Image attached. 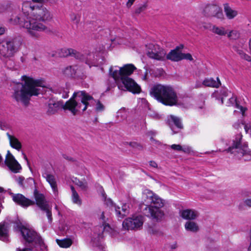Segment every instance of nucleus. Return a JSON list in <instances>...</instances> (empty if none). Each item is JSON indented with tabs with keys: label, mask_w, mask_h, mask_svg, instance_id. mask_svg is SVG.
Listing matches in <instances>:
<instances>
[{
	"label": "nucleus",
	"mask_w": 251,
	"mask_h": 251,
	"mask_svg": "<svg viewBox=\"0 0 251 251\" xmlns=\"http://www.w3.org/2000/svg\"><path fill=\"white\" fill-rule=\"evenodd\" d=\"M22 14L20 17L11 18L10 22L13 25L19 24L26 29L27 33L32 37L38 38L40 33L45 31L47 27L40 22L50 21L52 15L50 11L43 6L33 7L28 2L22 6Z\"/></svg>",
	"instance_id": "obj_1"
},
{
	"label": "nucleus",
	"mask_w": 251,
	"mask_h": 251,
	"mask_svg": "<svg viewBox=\"0 0 251 251\" xmlns=\"http://www.w3.org/2000/svg\"><path fill=\"white\" fill-rule=\"evenodd\" d=\"M22 83H18L14 88L12 98L18 102L27 105L33 96H38L40 89L38 87H46V83L43 78L35 79L24 75L21 77Z\"/></svg>",
	"instance_id": "obj_2"
},
{
	"label": "nucleus",
	"mask_w": 251,
	"mask_h": 251,
	"mask_svg": "<svg viewBox=\"0 0 251 251\" xmlns=\"http://www.w3.org/2000/svg\"><path fill=\"white\" fill-rule=\"evenodd\" d=\"M135 70L136 68L133 64H127L122 67L116 66L111 67L109 73L120 90L138 94L141 91L140 87L133 79L128 77Z\"/></svg>",
	"instance_id": "obj_3"
},
{
	"label": "nucleus",
	"mask_w": 251,
	"mask_h": 251,
	"mask_svg": "<svg viewBox=\"0 0 251 251\" xmlns=\"http://www.w3.org/2000/svg\"><path fill=\"white\" fill-rule=\"evenodd\" d=\"M96 104V110L101 112L104 110V105L100 101L95 100L93 98L84 91L75 92L72 98L63 105L65 110H68L73 115L83 112L89 107Z\"/></svg>",
	"instance_id": "obj_4"
},
{
	"label": "nucleus",
	"mask_w": 251,
	"mask_h": 251,
	"mask_svg": "<svg viewBox=\"0 0 251 251\" xmlns=\"http://www.w3.org/2000/svg\"><path fill=\"white\" fill-rule=\"evenodd\" d=\"M142 198L147 203L144 209L145 214L156 221L161 220L164 215L160 209L164 205V200L148 189L143 191Z\"/></svg>",
	"instance_id": "obj_5"
},
{
	"label": "nucleus",
	"mask_w": 251,
	"mask_h": 251,
	"mask_svg": "<svg viewBox=\"0 0 251 251\" xmlns=\"http://www.w3.org/2000/svg\"><path fill=\"white\" fill-rule=\"evenodd\" d=\"M150 95L164 105L173 106L177 104V97L173 88L168 85L157 84L150 91Z\"/></svg>",
	"instance_id": "obj_6"
},
{
	"label": "nucleus",
	"mask_w": 251,
	"mask_h": 251,
	"mask_svg": "<svg viewBox=\"0 0 251 251\" xmlns=\"http://www.w3.org/2000/svg\"><path fill=\"white\" fill-rule=\"evenodd\" d=\"M19 228L24 239L34 244L36 251H48L47 246L35 231L24 226H19Z\"/></svg>",
	"instance_id": "obj_7"
},
{
	"label": "nucleus",
	"mask_w": 251,
	"mask_h": 251,
	"mask_svg": "<svg viewBox=\"0 0 251 251\" xmlns=\"http://www.w3.org/2000/svg\"><path fill=\"white\" fill-rule=\"evenodd\" d=\"M242 135L241 133L237 134L233 140L232 144L227 150L228 152L234 153L238 158H241L248 153V148L246 143L242 144L241 139Z\"/></svg>",
	"instance_id": "obj_8"
},
{
	"label": "nucleus",
	"mask_w": 251,
	"mask_h": 251,
	"mask_svg": "<svg viewBox=\"0 0 251 251\" xmlns=\"http://www.w3.org/2000/svg\"><path fill=\"white\" fill-rule=\"evenodd\" d=\"M17 51L15 41L12 39H6L0 42V58H10Z\"/></svg>",
	"instance_id": "obj_9"
},
{
	"label": "nucleus",
	"mask_w": 251,
	"mask_h": 251,
	"mask_svg": "<svg viewBox=\"0 0 251 251\" xmlns=\"http://www.w3.org/2000/svg\"><path fill=\"white\" fill-rule=\"evenodd\" d=\"M34 197L36 205L42 210L46 213L50 223L52 220L51 207L49 205L45 199L44 195L38 193H34Z\"/></svg>",
	"instance_id": "obj_10"
},
{
	"label": "nucleus",
	"mask_w": 251,
	"mask_h": 251,
	"mask_svg": "<svg viewBox=\"0 0 251 251\" xmlns=\"http://www.w3.org/2000/svg\"><path fill=\"white\" fill-rule=\"evenodd\" d=\"M144 220L141 215L133 216L125 220L123 223V226L125 229H137L142 226Z\"/></svg>",
	"instance_id": "obj_11"
},
{
	"label": "nucleus",
	"mask_w": 251,
	"mask_h": 251,
	"mask_svg": "<svg viewBox=\"0 0 251 251\" xmlns=\"http://www.w3.org/2000/svg\"><path fill=\"white\" fill-rule=\"evenodd\" d=\"M101 196L105 204L110 208H114L115 210L116 215L119 218H123L129 212V206L126 204L122 206V211L123 213H121L120 211V208L117 206L110 199H107L106 195L104 191L102 190L101 192Z\"/></svg>",
	"instance_id": "obj_12"
},
{
	"label": "nucleus",
	"mask_w": 251,
	"mask_h": 251,
	"mask_svg": "<svg viewBox=\"0 0 251 251\" xmlns=\"http://www.w3.org/2000/svg\"><path fill=\"white\" fill-rule=\"evenodd\" d=\"M147 54L152 59L163 60L165 58L166 52L158 45L150 44L149 45Z\"/></svg>",
	"instance_id": "obj_13"
},
{
	"label": "nucleus",
	"mask_w": 251,
	"mask_h": 251,
	"mask_svg": "<svg viewBox=\"0 0 251 251\" xmlns=\"http://www.w3.org/2000/svg\"><path fill=\"white\" fill-rule=\"evenodd\" d=\"M5 165L14 173H19L22 170V166L9 151H7L4 160Z\"/></svg>",
	"instance_id": "obj_14"
},
{
	"label": "nucleus",
	"mask_w": 251,
	"mask_h": 251,
	"mask_svg": "<svg viewBox=\"0 0 251 251\" xmlns=\"http://www.w3.org/2000/svg\"><path fill=\"white\" fill-rule=\"evenodd\" d=\"M203 14L206 17H215L220 19L224 18L222 9L219 6L214 4L206 5L203 9Z\"/></svg>",
	"instance_id": "obj_15"
},
{
	"label": "nucleus",
	"mask_w": 251,
	"mask_h": 251,
	"mask_svg": "<svg viewBox=\"0 0 251 251\" xmlns=\"http://www.w3.org/2000/svg\"><path fill=\"white\" fill-rule=\"evenodd\" d=\"M13 201L17 204L24 208H26L29 206L34 204V201H31L21 194H12Z\"/></svg>",
	"instance_id": "obj_16"
},
{
	"label": "nucleus",
	"mask_w": 251,
	"mask_h": 251,
	"mask_svg": "<svg viewBox=\"0 0 251 251\" xmlns=\"http://www.w3.org/2000/svg\"><path fill=\"white\" fill-rule=\"evenodd\" d=\"M42 176L50 184L55 195H57L58 190L55 176L51 174L47 169H44L42 173Z\"/></svg>",
	"instance_id": "obj_17"
},
{
	"label": "nucleus",
	"mask_w": 251,
	"mask_h": 251,
	"mask_svg": "<svg viewBox=\"0 0 251 251\" xmlns=\"http://www.w3.org/2000/svg\"><path fill=\"white\" fill-rule=\"evenodd\" d=\"M169 125L173 133H178L183 128L181 120L176 116L171 115L168 117Z\"/></svg>",
	"instance_id": "obj_18"
},
{
	"label": "nucleus",
	"mask_w": 251,
	"mask_h": 251,
	"mask_svg": "<svg viewBox=\"0 0 251 251\" xmlns=\"http://www.w3.org/2000/svg\"><path fill=\"white\" fill-rule=\"evenodd\" d=\"M182 45L176 47L174 50H171L169 53L166 55L165 58L172 61L178 62L182 60V52L180 50L183 49Z\"/></svg>",
	"instance_id": "obj_19"
},
{
	"label": "nucleus",
	"mask_w": 251,
	"mask_h": 251,
	"mask_svg": "<svg viewBox=\"0 0 251 251\" xmlns=\"http://www.w3.org/2000/svg\"><path fill=\"white\" fill-rule=\"evenodd\" d=\"M180 216L185 220H195L199 216L198 211L190 209H186L180 211Z\"/></svg>",
	"instance_id": "obj_20"
},
{
	"label": "nucleus",
	"mask_w": 251,
	"mask_h": 251,
	"mask_svg": "<svg viewBox=\"0 0 251 251\" xmlns=\"http://www.w3.org/2000/svg\"><path fill=\"white\" fill-rule=\"evenodd\" d=\"M58 55L60 57H68L69 56H74L76 59L78 58L80 55V53L77 52L76 50L71 48H63L58 51Z\"/></svg>",
	"instance_id": "obj_21"
},
{
	"label": "nucleus",
	"mask_w": 251,
	"mask_h": 251,
	"mask_svg": "<svg viewBox=\"0 0 251 251\" xmlns=\"http://www.w3.org/2000/svg\"><path fill=\"white\" fill-rule=\"evenodd\" d=\"M77 59L84 61L86 64H88L90 67L97 65L95 54L93 52H90L85 55L80 53V55Z\"/></svg>",
	"instance_id": "obj_22"
},
{
	"label": "nucleus",
	"mask_w": 251,
	"mask_h": 251,
	"mask_svg": "<svg viewBox=\"0 0 251 251\" xmlns=\"http://www.w3.org/2000/svg\"><path fill=\"white\" fill-rule=\"evenodd\" d=\"M6 135L8 138L10 146L17 151H20L22 149V145L19 139L15 136L11 135L9 133H7Z\"/></svg>",
	"instance_id": "obj_23"
},
{
	"label": "nucleus",
	"mask_w": 251,
	"mask_h": 251,
	"mask_svg": "<svg viewBox=\"0 0 251 251\" xmlns=\"http://www.w3.org/2000/svg\"><path fill=\"white\" fill-rule=\"evenodd\" d=\"M0 240L4 242L9 241L8 226L5 222L0 223Z\"/></svg>",
	"instance_id": "obj_24"
},
{
	"label": "nucleus",
	"mask_w": 251,
	"mask_h": 251,
	"mask_svg": "<svg viewBox=\"0 0 251 251\" xmlns=\"http://www.w3.org/2000/svg\"><path fill=\"white\" fill-rule=\"evenodd\" d=\"M228 95V90L226 88H223L220 90L215 91L212 95L213 98L220 100L221 103L223 104L225 98Z\"/></svg>",
	"instance_id": "obj_25"
},
{
	"label": "nucleus",
	"mask_w": 251,
	"mask_h": 251,
	"mask_svg": "<svg viewBox=\"0 0 251 251\" xmlns=\"http://www.w3.org/2000/svg\"><path fill=\"white\" fill-rule=\"evenodd\" d=\"M226 105L227 106H235L236 108L240 110L243 116L247 111V108L246 107L240 106L237 103L236 98L235 96H232L231 98H229L226 103Z\"/></svg>",
	"instance_id": "obj_26"
},
{
	"label": "nucleus",
	"mask_w": 251,
	"mask_h": 251,
	"mask_svg": "<svg viewBox=\"0 0 251 251\" xmlns=\"http://www.w3.org/2000/svg\"><path fill=\"white\" fill-rule=\"evenodd\" d=\"M224 10L226 16L229 19H233L238 14L237 11L231 8L227 4H224Z\"/></svg>",
	"instance_id": "obj_27"
},
{
	"label": "nucleus",
	"mask_w": 251,
	"mask_h": 251,
	"mask_svg": "<svg viewBox=\"0 0 251 251\" xmlns=\"http://www.w3.org/2000/svg\"><path fill=\"white\" fill-rule=\"evenodd\" d=\"M203 85L212 87H218L221 84L220 80L218 77H217L216 80L212 78H208L205 79L202 82Z\"/></svg>",
	"instance_id": "obj_28"
},
{
	"label": "nucleus",
	"mask_w": 251,
	"mask_h": 251,
	"mask_svg": "<svg viewBox=\"0 0 251 251\" xmlns=\"http://www.w3.org/2000/svg\"><path fill=\"white\" fill-rule=\"evenodd\" d=\"M73 182L79 187L82 191H86L88 188L87 183L85 180H80L76 177H73L72 179Z\"/></svg>",
	"instance_id": "obj_29"
},
{
	"label": "nucleus",
	"mask_w": 251,
	"mask_h": 251,
	"mask_svg": "<svg viewBox=\"0 0 251 251\" xmlns=\"http://www.w3.org/2000/svg\"><path fill=\"white\" fill-rule=\"evenodd\" d=\"M184 226L187 231L192 232H196L199 229L198 224L192 221L187 222L185 223Z\"/></svg>",
	"instance_id": "obj_30"
},
{
	"label": "nucleus",
	"mask_w": 251,
	"mask_h": 251,
	"mask_svg": "<svg viewBox=\"0 0 251 251\" xmlns=\"http://www.w3.org/2000/svg\"><path fill=\"white\" fill-rule=\"evenodd\" d=\"M59 107V102H53V101H50L48 104V113L49 114H54L57 111Z\"/></svg>",
	"instance_id": "obj_31"
},
{
	"label": "nucleus",
	"mask_w": 251,
	"mask_h": 251,
	"mask_svg": "<svg viewBox=\"0 0 251 251\" xmlns=\"http://www.w3.org/2000/svg\"><path fill=\"white\" fill-rule=\"evenodd\" d=\"M57 244L62 248H67L70 247L72 243V240L70 238H64L62 240L56 239Z\"/></svg>",
	"instance_id": "obj_32"
},
{
	"label": "nucleus",
	"mask_w": 251,
	"mask_h": 251,
	"mask_svg": "<svg viewBox=\"0 0 251 251\" xmlns=\"http://www.w3.org/2000/svg\"><path fill=\"white\" fill-rule=\"evenodd\" d=\"M171 148L175 151H182L185 153L191 151V148L187 146H181L180 145L173 144L171 146Z\"/></svg>",
	"instance_id": "obj_33"
},
{
	"label": "nucleus",
	"mask_w": 251,
	"mask_h": 251,
	"mask_svg": "<svg viewBox=\"0 0 251 251\" xmlns=\"http://www.w3.org/2000/svg\"><path fill=\"white\" fill-rule=\"evenodd\" d=\"M71 190L72 192V201L73 202L80 205L81 204V200L73 186H71Z\"/></svg>",
	"instance_id": "obj_34"
},
{
	"label": "nucleus",
	"mask_w": 251,
	"mask_h": 251,
	"mask_svg": "<svg viewBox=\"0 0 251 251\" xmlns=\"http://www.w3.org/2000/svg\"><path fill=\"white\" fill-rule=\"evenodd\" d=\"M211 31L215 34L220 36L225 35L227 33L224 27H218L215 25L213 26Z\"/></svg>",
	"instance_id": "obj_35"
},
{
	"label": "nucleus",
	"mask_w": 251,
	"mask_h": 251,
	"mask_svg": "<svg viewBox=\"0 0 251 251\" xmlns=\"http://www.w3.org/2000/svg\"><path fill=\"white\" fill-rule=\"evenodd\" d=\"M76 73V69L75 67L69 66L63 70V74L69 77L73 76Z\"/></svg>",
	"instance_id": "obj_36"
},
{
	"label": "nucleus",
	"mask_w": 251,
	"mask_h": 251,
	"mask_svg": "<svg viewBox=\"0 0 251 251\" xmlns=\"http://www.w3.org/2000/svg\"><path fill=\"white\" fill-rule=\"evenodd\" d=\"M228 37L231 39H236L239 37V33L236 30H232L228 34Z\"/></svg>",
	"instance_id": "obj_37"
},
{
	"label": "nucleus",
	"mask_w": 251,
	"mask_h": 251,
	"mask_svg": "<svg viewBox=\"0 0 251 251\" xmlns=\"http://www.w3.org/2000/svg\"><path fill=\"white\" fill-rule=\"evenodd\" d=\"M129 145L132 148L137 150H141L143 149V147L140 144L136 142H130Z\"/></svg>",
	"instance_id": "obj_38"
},
{
	"label": "nucleus",
	"mask_w": 251,
	"mask_h": 251,
	"mask_svg": "<svg viewBox=\"0 0 251 251\" xmlns=\"http://www.w3.org/2000/svg\"><path fill=\"white\" fill-rule=\"evenodd\" d=\"M129 145L132 148L137 150H141L143 149V147L140 144L136 142H130Z\"/></svg>",
	"instance_id": "obj_39"
},
{
	"label": "nucleus",
	"mask_w": 251,
	"mask_h": 251,
	"mask_svg": "<svg viewBox=\"0 0 251 251\" xmlns=\"http://www.w3.org/2000/svg\"><path fill=\"white\" fill-rule=\"evenodd\" d=\"M239 54L242 59H244L249 62L251 61V56H249L248 54H247L242 51H239Z\"/></svg>",
	"instance_id": "obj_40"
},
{
	"label": "nucleus",
	"mask_w": 251,
	"mask_h": 251,
	"mask_svg": "<svg viewBox=\"0 0 251 251\" xmlns=\"http://www.w3.org/2000/svg\"><path fill=\"white\" fill-rule=\"evenodd\" d=\"M147 4L146 3H144L136 9L135 13L137 14H140L145 11L147 9Z\"/></svg>",
	"instance_id": "obj_41"
},
{
	"label": "nucleus",
	"mask_w": 251,
	"mask_h": 251,
	"mask_svg": "<svg viewBox=\"0 0 251 251\" xmlns=\"http://www.w3.org/2000/svg\"><path fill=\"white\" fill-rule=\"evenodd\" d=\"M59 93L62 94V97L63 98L66 99L69 97V90L67 88H61Z\"/></svg>",
	"instance_id": "obj_42"
},
{
	"label": "nucleus",
	"mask_w": 251,
	"mask_h": 251,
	"mask_svg": "<svg viewBox=\"0 0 251 251\" xmlns=\"http://www.w3.org/2000/svg\"><path fill=\"white\" fill-rule=\"evenodd\" d=\"M15 181L21 186H23V182L25 180V178L22 176H15Z\"/></svg>",
	"instance_id": "obj_43"
},
{
	"label": "nucleus",
	"mask_w": 251,
	"mask_h": 251,
	"mask_svg": "<svg viewBox=\"0 0 251 251\" xmlns=\"http://www.w3.org/2000/svg\"><path fill=\"white\" fill-rule=\"evenodd\" d=\"M182 60L186 59L189 61H192L193 60V57L190 53H182Z\"/></svg>",
	"instance_id": "obj_44"
},
{
	"label": "nucleus",
	"mask_w": 251,
	"mask_h": 251,
	"mask_svg": "<svg viewBox=\"0 0 251 251\" xmlns=\"http://www.w3.org/2000/svg\"><path fill=\"white\" fill-rule=\"evenodd\" d=\"M244 129L247 133L251 136V123H248L244 125Z\"/></svg>",
	"instance_id": "obj_45"
},
{
	"label": "nucleus",
	"mask_w": 251,
	"mask_h": 251,
	"mask_svg": "<svg viewBox=\"0 0 251 251\" xmlns=\"http://www.w3.org/2000/svg\"><path fill=\"white\" fill-rule=\"evenodd\" d=\"M245 204L249 207H251V199H247L244 201Z\"/></svg>",
	"instance_id": "obj_46"
},
{
	"label": "nucleus",
	"mask_w": 251,
	"mask_h": 251,
	"mask_svg": "<svg viewBox=\"0 0 251 251\" xmlns=\"http://www.w3.org/2000/svg\"><path fill=\"white\" fill-rule=\"evenodd\" d=\"M135 0H128V1H127V2L126 3V6L128 8L130 7Z\"/></svg>",
	"instance_id": "obj_47"
},
{
	"label": "nucleus",
	"mask_w": 251,
	"mask_h": 251,
	"mask_svg": "<svg viewBox=\"0 0 251 251\" xmlns=\"http://www.w3.org/2000/svg\"><path fill=\"white\" fill-rule=\"evenodd\" d=\"M149 164L151 167H152L154 168H157V163L153 161H151L149 162Z\"/></svg>",
	"instance_id": "obj_48"
},
{
	"label": "nucleus",
	"mask_w": 251,
	"mask_h": 251,
	"mask_svg": "<svg viewBox=\"0 0 251 251\" xmlns=\"http://www.w3.org/2000/svg\"><path fill=\"white\" fill-rule=\"evenodd\" d=\"M151 139L152 140V144L153 145H156V146H159L161 144L160 142L159 141H157L154 139H153L152 138H151Z\"/></svg>",
	"instance_id": "obj_49"
},
{
	"label": "nucleus",
	"mask_w": 251,
	"mask_h": 251,
	"mask_svg": "<svg viewBox=\"0 0 251 251\" xmlns=\"http://www.w3.org/2000/svg\"><path fill=\"white\" fill-rule=\"evenodd\" d=\"M5 31V29L4 27H0V35L3 34Z\"/></svg>",
	"instance_id": "obj_50"
},
{
	"label": "nucleus",
	"mask_w": 251,
	"mask_h": 251,
	"mask_svg": "<svg viewBox=\"0 0 251 251\" xmlns=\"http://www.w3.org/2000/svg\"><path fill=\"white\" fill-rule=\"evenodd\" d=\"M32 1L34 2L43 3L44 2L45 0H32Z\"/></svg>",
	"instance_id": "obj_51"
},
{
	"label": "nucleus",
	"mask_w": 251,
	"mask_h": 251,
	"mask_svg": "<svg viewBox=\"0 0 251 251\" xmlns=\"http://www.w3.org/2000/svg\"><path fill=\"white\" fill-rule=\"evenodd\" d=\"M22 155H23L24 159L26 161L27 163H28V159H27V157L26 155H25V154L24 153V152H23Z\"/></svg>",
	"instance_id": "obj_52"
},
{
	"label": "nucleus",
	"mask_w": 251,
	"mask_h": 251,
	"mask_svg": "<svg viewBox=\"0 0 251 251\" xmlns=\"http://www.w3.org/2000/svg\"><path fill=\"white\" fill-rule=\"evenodd\" d=\"M17 251H32L31 250L28 249H25L23 250L17 249Z\"/></svg>",
	"instance_id": "obj_53"
},
{
	"label": "nucleus",
	"mask_w": 251,
	"mask_h": 251,
	"mask_svg": "<svg viewBox=\"0 0 251 251\" xmlns=\"http://www.w3.org/2000/svg\"><path fill=\"white\" fill-rule=\"evenodd\" d=\"M239 126V124L238 123H235L234 124L233 126L235 128H238Z\"/></svg>",
	"instance_id": "obj_54"
},
{
	"label": "nucleus",
	"mask_w": 251,
	"mask_h": 251,
	"mask_svg": "<svg viewBox=\"0 0 251 251\" xmlns=\"http://www.w3.org/2000/svg\"><path fill=\"white\" fill-rule=\"evenodd\" d=\"M148 73L147 72L146 73V74L144 76H143V80H146L147 79V75Z\"/></svg>",
	"instance_id": "obj_55"
},
{
	"label": "nucleus",
	"mask_w": 251,
	"mask_h": 251,
	"mask_svg": "<svg viewBox=\"0 0 251 251\" xmlns=\"http://www.w3.org/2000/svg\"><path fill=\"white\" fill-rule=\"evenodd\" d=\"M249 49H250V50L251 52V39H250V42H249Z\"/></svg>",
	"instance_id": "obj_56"
},
{
	"label": "nucleus",
	"mask_w": 251,
	"mask_h": 251,
	"mask_svg": "<svg viewBox=\"0 0 251 251\" xmlns=\"http://www.w3.org/2000/svg\"><path fill=\"white\" fill-rule=\"evenodd\" d=\"M202 27H203L204 29H206L208 28V27L205 25H203L202 26H200V28H202Z\"/></svg>",
	"instance_id": "obj_57"
},
{
	"label": "nucleus",
	"mask_w": 251,
	"mask_h": 251,
	"mask_svg": "<svg viewBox=\"0 0 251 251\" xmlns=\"http://www.w3.org/2000/svg\"><path fill=\"white\" fill-rule=\"evenodd\" d=\"M124 111V109H121L120 111H119L117 113L118 116H119V114L121 113L122 111Z\"/></svg>",
	"instance_id": "obj_58"
},
{
	"label": "nucleus",
	"mask_w": 251,
	"mask_h": 251,
	"mask_svg": "<svg viewBox=\"0 0 251 251\" xmlns=\"http://www.w3.org/2000/svg\"><path fill=\"white\" fill-rule=\"evenodd\" d=\"M4 191V189L2 187H0V193L3 192Z\"/></svg>",
	"instance_id": "obj_59"
},
{
	"label": "nucleus",
	"mask_w": 251,
	"mask_h": 251,
	"mask_svg": "<svg viewBox=\"0 0 251 251\" xmlns=\"http://www.w3.org/2000/svg\"><path fill=\"white\" fill-rule=\"evenodd\" d=\"M158 71L160 74L163 73V70L162 69H159Z\"/></svg>",
	"instance_id": "obj_60"
},
{
	"label": "nucleus",
	"mask_w": 251,
	"mask_h": 251,
	"mask_svg": "<svg viewBox=\"0 0 251 251\" xmlns=\"http://www.w3.org/2000/svg\"><path fill=\"white\" fill-rule=\"evenodd\" d=\"M2 157L1 156V155L0 154V163L2 162Z\"/></svg>",
	"instance_id": "obj_61"
}]
</instances>
